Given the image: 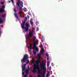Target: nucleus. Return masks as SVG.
I'll use <instances>...</instances> for the list:
<instances>
[{"label": "nucleus", "mask_w": 77, "mask_h": 77, "mask_svg": "<svg viewBox=\"0 0 77 77\" xmlns=\"http://www.w3.org/2000/svg\"><path fill=\"white\" fill-rule=\"evenodd\" d=\"M32 48V45H29V49H31Z\"/></svg>", "instance_id": "nucleus-18"}, {"label": "nucleus", "mask_w": 77, "mask_h": 77, "mask_svg": "<svg viewBox=\"0 0 77 77\" xmlns=\"http://www.w3.org/2000/svg\"><path fill=\"white\" fill-rule=\"evenodd\" d=\"M34 77H36V76H34Z\"/></svg>", "instance_id": "nucleus-54"}, {"label": "nucleus", "mask_w": 77, "mask_h": 77, "mask_svg": "<svg viewBox=\"0 0 77 77\" xmlns=\"http://www.w3.org/2000/svg\"><path fill=\"white\" fill-rule=\"evenodd\" d=\"M40 47L41 48H42V47H43V45H40Z\"/></svg>", "instance_id": "nucleus-37"}, {"label": "nucleus", "mask_w": 77, "mask_h": 77, "mask_svg": "<svg viewBox=\"0 0 77 77\" xmlns=\"http://www.w3.org/2000/svg\"><path fill=\"white\" fill-rule=\"evenodd\" d=\"M35 42L36 43H37V44H38V42H38V40H36L35 41Z\"/></svg>", "instance_id": "nucleus-29"}, {"label": "nucleus", "mask_w": 77, "mask_h": 77, "mask_svg": "<svg viewBox=\"0 0 77 77\" xmlns=\"http://www.w3.org/2000/svg\"><path fill=\"white\" fill-rule=\"evenodd\" d=\"M33 52L34 54L36 55V51H35V50H33Z\"/></svg>", "instance_id": "nucleus-24"}, {"label": "nucleus", "mask_w": 77, "mask_h": 77, "mask_svg": "<svg viewBox=\"0 0 77 77\" xmlns=\"http://www.w3.org/2000/svg\"><path fill=\"white\" fill-rule=\"evenodd\" d=\"M14 11L15 13H16V9H14Z\"/></svg>", "instance_id": "nucleus-40"}, {"label": "nucleus", "mask_w": 77, "mask_h": 77, "mask_svg": "<svg viewBox=\"0 0 77 77\" xmlns=\"http://www.w3.org/2000/svg\"><path fill=\"white\" fill-rule=\"evenodd\" d=\"M23 10L25 12H26V11H27V10H26V8H24Z\"/></svg>", "instance_id": "nucleus-28"}, {"label": "nucleus", "mask_w": 77, "mask_h": 77, "mask_svg": "<svg viewBox=\"0 0 77 77\" xmlns=\"http://www.w3.org/2000/svg\"><path fill=\"white\" fill-rule=\"evenodd\" d=\"M22 75L24 76V77H27V74H26L25 75H24H24Z\"/></svg>", "instance_id": "nucleus-21"}, {"label": "nucleus", "mask_w": 77, "mask_h": 77, "mask_svg": "<svg viewBox=\"0 0 77 77\" xmlns=\"http://www.w3.org/2000/svg\"><path fill=\"white\" fill-rule=\"evenodd\" d=\"M20 4L21 8H23V2H20Z\"/></svg>", "instance_id": "nucleus-16"}, {"label": "nucleus", "mask_w": 77, "mask_h": 77, "mask_svg": "<svg viewBox=\"0 0 77 77\" xmlns=\"http://www.w3.org/2000/svg\"><path fill=\"white\" fill-rule=\"evenodd\" d=\"M36 25H38L39 24V22L38 21L36 22Z\"/></svg>", "instance_id": "nucleus-32"}, {"label": "nucleus", "mask_w": 77, "mask_h": 77, "mask_svg": "<svg viewBox=\"0 0 77 77\" xmlns=\"http://www.w3.org/2000/svg\"><path fill=\"white\" fill-rule=\"evenodd\" d=\"M37 56L39 57V58H41V55L39 54H38Z\"/></svg>", "instance_id": "nucleus-20"}, {"label": "nucleus", "mask_w": 77, "mask_h": 77, "mask_svg": "<svg viewBox=\"0 0 77 77\" xmlns=\"http://www.w3.org/2000/svg\"><path fill=\"white\" fill-rule=\"evenodd\" d=\"M21 12H22V11H19L18 13L19 14H21Z\"/></svg>", "instance_id": "nucleus-31"}, {"label": "nucleus", "mask_w": 77, "mask_h": 77, "mask_svg": "<svg viewBox=\"0 0 77 77\" xmlns=\"http://www.w3.org/2000/svg\"><path fill=\"white\" fill-rule=\"evenodd\" d=\"M36 64L34 65V66H36L39 68V63H40V67L41 69H44V68H45V63L43 61H42L41 63L40 62L39 60H38L35 61Z\"/></svg>", "instance_id": "nucleus-1"}, {"label": "nucleus", "mask_w": 77, "mask_h": 77, "mask_svg": "<svg viewBox=\"0 0 77 77\" xmlns=\"http://www.w3.org/2000/svg\"><path fill=\"white\" fill-rule=\"evenodd\" d=\"M35 31V30L34 29H32V31L31 32H32V33H33V32Z\"/></svg>", "instance_id": "nucleus-35"}, {"label": "nucleus", "mask_w": 77, "mask_h": 77, "mask_svg": "<svg viewBox=\"0 0 77 77\" xmlns=\"http://www.w3.org/2000/svg\"><path fill=\"white\" fill-rule=\"evenodd\" d=\"M31 63H34V61H32V62H31Z\"/></svg>", "instance_id": "nucleus-46"}, {"label": "nucleus", "mask_w": 77, "mask_h": 77, "mask_svg": "<svg viewBox=\"0 0 77 77\" xmlns=\"http://www.w3.org/2000/svg\"><path fill=\"white\" fill-rule=\"evenodd\" d=\"M50 72H48V73H47V75H46V77H48L49 75H50Z\"/></svg>", "instance_id": "nucleus-19"}, {"label": "nucleus", "mask_w": 77, "mask_h": 77, "mask_svg": "<svg viewBox=\"0 0 77 77\" xmlns=\"http://www.w3.org/2000/svg\"><path fill=\"white\" fill-rule=\"evenodd\" d=\"M25 20H27V18L26 17H25Z\"/></svg>", "instance_id": "nucleus-45"}, {"label": "nucleus", "mask_w": 77, "mask_h": 77, "mask_svg": "<svg viewBox=\"0 0 77 77\" xmlns=\"http://www.w3.org/2000/svg\"><path fill=\"white\" fill-rule=\"evenodd\" d=\"M36 37L35 36H33L32 38V40L33 42H35V41H36Z\"/></svg>", "instance_id": "nucleus-10"}, {"label": "nucleus", "mask_w": 77, "mask_h": 77, "mask_svg": "<svg viewBox=\"0 0 77 77\" xmlns=\"http://www.w3.org/2000/svg\"><path fill=\"white\" fill-rule=\"evenodd\" d=\"M38 77H42V76L41 75H39Z\"/></svg>", "instance_id": "nucleus-44"}, {"label": "nucleus", "mask_w": 77, "mask_h": 77, "mask_svg": "<svg viewBox=\"0 0 77 77\" xmlns=\"http://www.w3.org/2000/svg\"><path fill=\"white\" fill-rule=\"evenodd\" d=\"M21 3V2H17V5L18 6V7H20V3Z\"/></svg>", "instance_id": "nucleus-17"}, {"label": "nucleus", "mask_w": 77, "mask_h": 77, "mask_svg": "<svg viewBox=\"0 0 77 77\" xmlns=\"http://www.w3.org/2000/svg\"><path fill=\"white\" fill-rule=\"evenodd\" d=\"M45 40V39H44V38H42L41 40V41L42 42H44V41Z\"/></svg>", "instance_id": "nucleus-22"}, {"label": "nucleus", "mask_w": 77, "mask_h": 77, "mask_svg": "<svg viewBox=\"0 0 77 77\" xmlns=\"http://www.w3.org/2000/svg\"><path fill=\"white\" fill-rule=\"evenodd\" d=\"M52 77H54V76L53 75Z\"/></svg>", "instance_id": "nucleus-51"}, {"label": "nucleus", "mask_w": 77, "mask_h": 77, "mask_svg": "<svg viewBox=\"0 0 77 77\" xmlns=\"http://www.w3.org/2000/svg\"><path fill=\"white\" fill-rule=\"evenodd\" d=\"M4 8H5V6L3 5L2 6V9H4Z\"/></svg>", "instance_id": "nucleus-30"}, {"label": "nucleus", "mask_w": 77, "mask_h": 77, "mask_svg": "<svg viewBox=\"0 0 77 77\" xmlns=\"http://www.w3.org/2000/svg\"><path fill=\"white\" fill-rule=\"evenodd\" d=\"M28 14H29V15H31V13H30V12H29Z\"/></svg>", "instance_id": "nucleus-43"}, {"label": "nucleus", "mask_w": 77, "mask_h": 77, "mask_svg": "<svg viewBox=\"0 0 77 77\" xmlns=\"http://www.w3.org/2000/svg\"><path fill=\"white\" fill-rule=\"evenodd\" d=\"M19 17H21V14H19Z\"/></svg>", "instance_id": "nucleus-47"}, {"label": "nucleus", "mask_w": 77, "mask_h": 77, "mask_svg": "<svg viewBox=\"0 0 77 77\" xmlns=\"http://www.w3.org/2000/svg\"><path fill=\"white\" fill-rule=\"evenodd\" d=\"M39 30V28L38 27H37V28L36 30L37 32H38V31Z\"/></svg>", "instance_id": "nucleus-33"}, {"label": "nucleus", "mask_w": 77, "mask_h": 77, "mask_svg": "<svg viewBox=\"0 0 77 77\" xmlns=\"http://www.w3.org/2000/svg\"><path fill=\"white\" fill-rule=\"evenodd\" d=\"M19 9H20V11H22V10H23V8L22 7H20L19 8Z\"/></svg>", "instance_id": "nucleus-23"}, {"label": "nucleus", "mask_w": 77, "mask_h": 77, "mask_svg": "<svg viewBox=\"0 0 77 77\" xmlns=\"http://www.w3.org/2000/svg\"><path fill=\"white\" fill-rule=\"evenodd\" d=\"M28 69V70H29V66H28V69Z\"/></svg>", "instance_id": "nucleus-48"}, {"label": "nucleus", "mask_w": 77, "mask_h": 77, "mask_svg": "<svg viewBox=\"0 0 77 77\" xmlns=\"http://www.w3.org/2000/svg\"><path fill=\"white\" fill-rule=\"evenodd\" d=\"M29 63V60H28L26 62V63Z\"/></svg>", "instance_id": "nucleus-34"}, {"label": "nucleus", "mask_w": 77, "mask_h": 77, "mask_svg": "<svg viewBox=\"0 0 77 77\" xmlns=\"http://www.w3.org/2000/svg\"><path fill=\"white\" fill-rule=\"evenodd\" d=\"M33 48L34 49H36V46L35 43H34L33 44Z\"/></svg>", "instance_id": "nucleus-11"}, {"label": "nucleus", "mask_w": 77, "mask_h": 77, "mask_svg": "<svg viewBox=\"0 0 77 77\" xmlns=\"http://www.w3.org/2000/svg\"><path fill=\"white\" fill-rule=\"evenodd\" d=\"M47 60H49V58L48 57H47Z\"/></svg>", "instance_id": "nucleus-42"}, {"label": "nucleus", "mask_w": 77, "mask_h": 77, "mask_svg": "<svg viewBox=\"0 0 77 77\" xmlns=\"http://www.w3.org/2000/svg\"><path fill=\"white\" fill-rule=\"evenodd\" d=\"M44 70V72L43 73H41L40 74H41L42 75V77H45V73L46 72V69H45V68H44V69H43Z\"/></svg>", "instance_id": "nucleus-7"}, {"label": "nucleus", "mask_w": 77, "mask_h": 77, "mask_svg": "<svg viewBox=\"0 0 77 77\" xmlns=\"http://www.w3.org/2000/svg\"><path fill=\"white\" fill-rule=\"evenodd\" d=\"M29 77H32V75H31L29 76Z\"/></svg>", "instance_id": "nucleus-50"}, {"label": "nucleus", "mask_w": 77, "mask_h": 77, "mask_svg": "<svg viewBox=\"0 0 77 77\" xmlns=\"http://www.w3.org/2000/svg\"><path fill=\"white\" fill-rule=\"evenodd\" d=\"M28 55L26 54H25L24 56V57L21 60V62L23 63H24L26 62V60L27 59H28Z\"/></svg>", "instance_id": "nucleus-4"}, {"label": "nucleus", "mask_w": 77, "mask_h": 77, "mask_svg": "<svg viewBox=\"0 0 77 77\" xmlns=\"http://www.w3.org/2000/svg\"><path fill=\"white\" fill-rule=\"evenodd\" d=\"M9 3H11V1H9Z\"/></svg>", "instance_id": "nucleus-52"}, {"label": "nucleus", "mask_w": 77, "mask_h": 77, "mask_svg": "<svg viewBox=\"0 0 77 77\" xmlns=\"http://www.w3.org/2000/svg\"><path fill=\"white\" fill-rule=\"evenodd\" d=\"M26 23V20H24L21 23V27L22 29H24L26 32H28L29 30V24L27 23Z\"/></svg>", "instance_id": "nucleus-2"}, {"label": "nucleus", "mask_w": 77, "mask_h": 77, "mask_svg": "<svg viewBox=\"0 0 77 77\" xmlns=\"http://www.w3.org/2000/svg\"><path fill=\"white\" fill-rule=\"evenodd\" d=\"M25 72L26 74H28L29 73V69H26V70L25 71Z\"/></svg>", "instance_id": "nucleus-13"}, {"label": "nucleus", "mask_w": 77, "mask_h": 77, "mask_svg": "<svg viewBox=\"0 0 77 77\" xmlns=\"http://www.w3.org/2000/svg\"><path fill=\"white\" fill-rule=\"evenodd\" d=\"M51 67L50 66L49 68V71H51Z\"/></svg>", "instance_id": "nucleus-36"}, {"label": "nucleus", "mask_w": 77, "mask_h": 77, "mask_svg": "<svg viewBox=\"0 0 77 77\" xmlns=\"http://www.w3.org/2000/svg\"><path fill=\"white\" fill-rule=\"evenodd\" d=\"M4 12H5V9L1 8L0 9V12H1V13H3Z\"/></svg>", "instance_id": "nucleus-12"}, {"label": "nucleus", "mask_w": 77, "mask_h": 77, "mask_svg": "<svg viewBox=\"0 0 77 77\" xmlns=\"http://www.w3.org/2000/svg\"><path fill=\"white\" fill-rule=\"evenodd\" d=\"M11 1L12 2V3H14V0H11Z\"/></svg>", "instance_id": "nucleus-41"}, {"label": "nucleus", "mask_w": 77, "mask_h": 77, "mask_svg": "<svg viewBox=\"0 0 77 77\" xmlns=\"http://www.w3.org/2000/svg\"><path fill=\"white\" fill-rule=\"evenodd\" d=\"M27 17H29V16H27Z\"/></svg>", "instance_id": "nucleus-55"}, {"label": "nucleus", "mask_w": 77, "mask_h": 77, "mask_svg": "<svg viewBox=\"0 0 77 77\" xmlns=\"http://www.w3.org/2000/svg\"><path fill=\"white\" fill-rule=\"evenodd\" d=\"M36 69H37L38 73H39V74H41V70H40L39 68L36 67V66H34V69L32 70V72L33 73L36 72Z\"/></svg>", "instance_id": "nucleus-3"}, {"label": "nucleus", "mask_w": 77, "mask_h": 77, "mask_svg": "<svg viewBox=\"0 0 77 77\" xmlns=\"http://www.w3.org/2000/svg\"><path fill=\"white\" fill-rule=\"evenodd\" d=\"M26 69V64H24L22 66V75H24V71Z\"/></svg>", "instance_id": "nucleus-6"}, {"label": "nucleus", "mask_w": 77, "mask_h": 77, "mask_svg": "<svg viewBox=\"0 0 77 77\" xmlns=\"http://www.w3.org/2000/svg\"><path fill=\"white\" fill-rule=\"evenodd\" d=\"M42 38H44V36L43 35H42Z\"/></svg>", "instance_id": "nucleus-49"}, {"label": "nucleus", "mask_w": 77, "mask_h": 77, "mask_svg": "<svg viewBox=\"0 0 77 77\" xmlns=\"http://www.w3.org/2000/svg\"><path fill=\"white\" fill-rule=\"evenodd\" d=\"M50 65L49 64V61H48L47 62V66H48Z\"/></svg>", "instance_id": "nucleus-25"}, {"label": "nucleus", "mask_w": 77, "mask_h": 77, "mask_svg": "<svg viewBox=\"0 0 77 77\" xmlns=\"http://www.w3.org/2000/svg\"><path fill=\"white\" fill-rule=\"evenodd\" d=\"M33 33L32 32H29V35L27 36V38L28 39L30 38V37H32L33 36Z\"/></svg>", "instance_id": "nucleus-5"}, {"label": "nucleus", "mask_w": 77, "mask_h": 77, "mask_svg": "<svg viewBox=\"0 0 77 77\" xmlns=\"http://www.w3.org/2000/svg\"><path fill=\"white\" fill-rule=\"evenodd\" d=\"M1 34V32H0V35Z\"/></svg>", "instance_id": "nucleus-53"}, {"label": "nucleus", "mask_w": 77, "mask_h": 77, "mask_svg": "<svg viewBox=\"0 0 77 77\" xmlns=\"http://www.w3.org/2000/svg\"><path fill=\"white\" fill-rule=\"evenodd\" d=\"M1 3L2 5H3L4 4V2H1Z\"/></svg>", "instance_id": "nucleus-38"}, {"label": "nucleus", "mask_w": 77, "mask_h": 77, "mask_svg": "<svg viewBox=\"0 0 77 77\" xmlns=\"http://www.w3.org/2000/svg\"><path fill=\"white\" fill-rule=\"evenodd\" d=\"M46 57H48V56H49V54L47 53H46Z\"/></svg>", "instance_id": "nucleus-26"}, {"label": "nucleus", "mask_w": 77, "mask_h": 77, "mask_svg": "<svg viewBox=\"0 0 77 77\" xmlns=\"http://www.w3.org/2000/svg\"><path fill=\"white\" fill-rule=\"evenodd\" d=\"M36 50L37 51H38V48H37L36 49Z\"/></svg>", "instance_id": "nucleus-39"}, {"label": "nucleus", "mask_w": 77, "mask_h": 77, "mask_svg": "<svg viewBox=\"0 0 77 77\" xmlns=\"http://www.w3.org/2000/svg\"><path fill=\"white\" fill-rule=\"evenodd\" d=\"M3 23V21L2 20V19L0 17V24H2Z\"/></svg>", "instance_id": "nucleus-14"}, {"label": "nucleus", "mask_w": 77, "mask_h": 77, "mask_svg": "<svg viewBox=\"0 0 77 77\" xmlns=\"http://www.w3.org/2000/svg\"><path fill=\"white\" fill-rule=\"evenodd\" d=\"M44 52V48H42L41 49V51H40V53L41 54H43V53Z\"/></svg>", "instance_id": "nucleus-9"}, {"label": "nucleus", "mask_w": 77, "mask_h": 77, "mask_svg": "<svg viewBox=\"0 0 77 77\" xmlns=\"http://www.w3.org/2000/svg\"><path fill=\"white\" fill-rule=\"evenodd\" d=\"M2 17H6V14L2 15Z\"/></svg>", "instance_id": "nucleus-27"}, {"label": "nucleus", "mask_w": 77, "mask_h": 77, "mask_svg": "<svg viewBox=\"0 0 77 77\" xmlns=\"http://www.w3.org/2000/svg\"><path fill=\"white\" fill-rule=\"evenodd\" d=\"M30 22L32 26H33V19H31Z\"/></svg>", "instance_id": "nucleus-8"}, {"label": "nucleus", "mask_w": 77, "mask_h": 77, "mask_svg": "<svg viewBox=\"0 0 77 77\" xmlns=\"http://www.w3.org/2000/svg\"><path fill=\"white\" fill-rule=\"evenodd\" d=\"M14 15L15 16V17H16L17 19H18L19 17H18V16L17 15V14H14Z\"/></svg>", "instance_id": "nucleus-15"}]
</instances>
